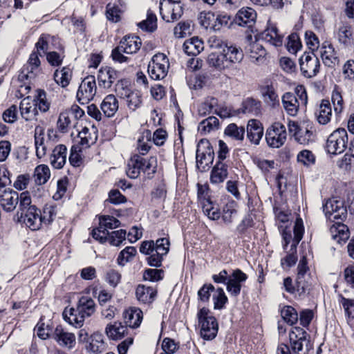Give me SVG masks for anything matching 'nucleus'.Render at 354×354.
<instances>
[{"label":"nucleus","mask_w":354,"mask_h":354,"mask_svg":"<svg viewBox=\"0 0 354 354\" xmlns=\"http://www.w3.org/2000/svg\"><path fill=\"white\" fill-rule=\"evenodd\" d=\"M50 106V104L46 98V93L44 90H37L33 99L28 96L20 102L19 109L21 118L29 122L37 120L39 112L46 113Z\"/></svg>","instance_id":"obj_1"},{"label":"nucleus","mask_w":354,"mask_h":354,"mask_svg":"<svg viewBox=\"0 0 354 354\" xmlns=\"http://www.w3.org/2000/svg\"><path fill=\"white\" fill-rule=\"evenodd\" d=\"M170 243L167 238H160L156 241H143L140 247V252L147 254V263L153 267H160L163 257L165 256L169 250Z\"/></svg>","instance_id":"obj_2"},{"label":"nucleus","mask_w":354,"mask_h":354,"mask_svg":"<svg viewBox=\"0 0 354 354\" xmlns=\"http://www.w3.org/2000/svg\"><path fill=\"white\" fill-rule=\"evenodd\" d=\"M19 211L22 222L31 230H37L41 227V212L35 205H32L30 194L22 195L19 203Z\"/></svg>","instance_id":"obj_3"},{"label":"nucleus","mask_w":354,"mask_h":354,"mask_svg":"<svg viewBox=\"0 0 354 354\" xmlns=\"http://www.w3.org/2000/svg\"><path fill=\"white\" fill-rule=\"evenodd\" d=\"M95 310L94 301L88 297H82L78 301L76 308H71L69 310V316L67 311L64 312V316L66 320L76 328L83 325L86 317H90Z\"/></svg>","instance_id":"obj_4"},{"label":"nucleus","mask_w":354,"mask_h":354,"mask_svg":"<svg viewBox=\"0 0 354 354\" xmlns=\"http://www.w3.org/2000/svg\"><path fill=\"white\" fill-rule=\"evenodd\" d=\"M157 167V159L151 156L146 159L139 155L133 156L127 164V174L131 178H136L141 172L148 175L154 174Z\"/></svg>","instance_id":"obj_5"},{"label":"nucleus","mask_w":354,"mask_h":354,"mask_svg":"<svg viewBox=\"0 0 354 354\" xmlns=\"http://www.w3.org/2000/svg\"><path fill=\"white\" fill-rule=\"evenodd\" d=\"M34 138L36 155L39 158H41L46 155L47 151L54 146L57 136L53 129H48L46 136L44 128L38 125L35 129Z\"/></svg>","instance_id":"obj_6"},{"label":"nucleus","mask_w":354,"mask_h":354,"mask_svg":"<svg viewBox=\"0 0 354 354\" xmlns=\"http://www.w3.org/2000/svg\"><path fill=\"white\" fill-rule=\"evenodd\" d=\"M201 326V335L206 340L214 339L218 330V324L216 319L209 314L206 308H202L197 314Z\"/></svg>","instance_id":"obj_7"},{"label":"nucleus","mask_w":354,"mask_h":354,"mask_svg":"<svg viewBox=\"0 0 354 354\" xmlns=\"http://www.w3.org/2000/svg\"><path fill=\"white\" fill-rule=\"evenodd\" d=\"M289 341L291 349L295 354H308L312 345L309 335L300 327H294L289 333Z\"/></svg>","instance_id":"obj_8"},{"label":"nucleus","mask_w":354,"mask_h":354,"mask_svg":"<svg viewBox=\"0 0 354 354\" xmlns=\"http://www.w3.org/2000/svg\"><path fill=\"white\" fill-rule=\"evenodd\" d=\"M348 134L345 129L339 128L328 137L326 149L328 153L337 155L342 153L346 149Z\"/></svg>","instance_id":"obj_9"},{"label":"nucleus","mask_w":354,"mask_h":354,"mask_svg":"<svg viewBox=\"0 0 354 354\" xmlns=\"http://www.w3.org/2000/svg\"><path fill=\"white\" fill-rule=\"evenodd\" d=\"M169 59L163 53H157L153 56L148 66V73L151 79L160 80L164 79L168 73Z\"/></svg>","instance_id":"obj_10"},{"label":"nucleus","mask_w":354,"mask_h":354,"mask_svg":"<svg viewBox=\"0 0 354 354\" xmlns=\"http://www.w3.org/2000/svg\"><path fill=\"white\" fill-rule=\"evenodd\" d=\"M183 10L180 0H160V13L163 20L173 22L183 15Z\"/></svg>","instance_id":"obj_11"},{"label":"nucleus","mask_w":354,"mask_h":354,"mask_svg":"<svg viewBox=\"0 0 354 354\" xmlns=\"http://www.w3.org/2000/svg\"><path fill=\"white\" fill-rule=\"evenodd\" d=\"M214 150L208 140H201L196 150V166L201 171H205L214 160Z\"/></svg>","instance_id":"obj_12"},{"label":"nucleus","mask_w":354,"mask_h":354,"mask_svg":"<svg viewBox=\"0 0 354 354\" xmlns=\"http://www.w3.org/2000/svg\"><path fill=\"white\" fill-rule=\"evenodd\" d=\"M97 93L95 78L93 75H88L80 83L77 92V101L82 104H88L95 97Z\"/></svg>","instance_id":"obj_13"},{"label":"nucleus","mask_w":354,"mask_h":354,"mask_svg":"<svg viewBox=\"0 0 354 354\" xmlns=\"http://www.w3.org/2000/svg\"><path fill=\"white\" fill-rule=\"evenodd\" d=\"M286 129L280 122L274 123L267 129L266 140L270 147H281L286 141Z\"/></svg>","instance_id":"obj_14"},{"label":"nucleus","mask_w":354,"mask_h":354,"mask_svg":"<svg viewBox=\"0 0 354 354\" xmlns=\"http://www.w3.org/2000/svg\"><path fill=\"white\" fill-rule=\"evenodd\" d=\"M30 194L28 192H24L20 194L15 190L7 188L0 193V207L6 212H12L21 203L22 195Z\"/></svg>","instance_id":"obj_15"},{"label":"nucleus","mask_w":354,"mask_h":354,"mask_svg":"<svg viewBox=\"0 0 354 354\" xmlns=\"http://www.w3.org/2000/svg\"><path fill=\"white\" fill-rule=\"evenodd\" d=\"M299 64L301 73L306 77H313L319 71V60L313 52L304 53L299 59Z\"/></svg>","instance_id":"obj_16"},{"label":"nucleus","mask_w":354,"mask_h":354,"mask_svg":"<svg viewBox=\"0 0 354 354\" xmlns=\"http://www.w3.org/2000/svg\"><path fill=\"white\" fill-rule=\"evenodd\" d=\"M326 218L332 221L346 217L347 210L343 203L335 198L328 200L323 206Z\"/></svg>","instance_id":"obj_17"},{"label":"nucleus","mask_w":354,"mask_h":354,"mask_svg":"<svg viewBox=\"0 0 354 354\" xmlns=\"http://www.w3.org/2000/svg\"><path fill=\"white\" fill-rule=\"evenodd\" d=\"M97 77L99 88L109 90L120 78V72L110 66H102L98 71Z\"/></svg>","instance_id":"obj_18"},{"label":"nucleus","mask_w":354,"mask_h":354,"mask_svg":"<svg viewBox=\"0 0 354 354\" xmlns=\"http://www.w3.org/2000/svg\"><path fill=\"white\" fill-rule=\"evenodd\" d=\"M40 60L37 53L32 52L27 63L23 66L19 75V79L21 81L32 80L35 77L40 71Z\"/></svg>","instance_id":"obj_19"},{"label":"nucleus","mask_w":354,"mask_h":354,"mask_svg":"<svg viewBox=\"0 0 354 354\" xmlns=\"http://www.w3.org/2000/svg\"><path fill=\"white\" fill-rule=\"evenodd\" d=\"M248 279L245 273L240 269L234 270L229 275L228 280L226 282V289L227 292L234 297L238 296L241 290V283L245 282Z\"/></svg>","instance_id":"obj_20"},{"label":"nucleus","mask_w":354,"mask_h":354,"mask_svg":"<svg viewBox=\"0 0 354 354\" xmlns=\"http://www.w3.org/2000/svg\"><path fill=\"white\" fill-rule=\"evenodd\" d=\"M53 338L61 347L68 349H72L76 344L75 334L66 330L61 326L55 328Z\"/></svg>","instance_id":"obj_21"},{"label":"nucleus","mask_w":354,"mask_h":354,"mask_svg":"<svg viewBox=\"0 0 354 354\" xmlns=\"http://www.w3.org/2000/svg\"><path fill=\"white\" fill-rule=\"evenodd\" d=\"M257 13L252 8H243L236 15L235 22L240 26L252 28L255 24Z\"/></svg>","instance_id":"obj_22"},{"label":"nucleus","mask_w":354,"mask_h":354,"mask_svg":"<svg viewBox=\"0 0 354 354\" xmlns=\"http://www.w3.org/2000/svg\"><path fill=\"white\" fill-rule=\"evenodd\" d=\"M67 148L64 145L55 146L50 156V163L55 169H61L66 162Z\"/></svg>","instance_id":"obj_23"},{"label":"nucleus","mask_w":354,"mask_h":354,"mask_svg":"<svg viewBox=\"0 0 354 354\" xmlns=\"http://www.w3.org/2000/svg\"><path fill=\"white\" fill-rule=\"evenodd\" d=\"M263 135V128L261 123L257 120H250L247 126V136L250 141L254 145H259Z\"/></svg>","instance_id":"obj_24"},{"label":"nucleus","mask_w":354,"mask_h":354,"mask_svg":"<svg viewBox=\"0 0 354 354\" xmlns=\"http://www.w3.org/2000/svg\"><path fill=\"white\" fill-rule=\"evenodd\" d=\"M245 49L246 53L249 54V56L253 62H263L266 51L263 46L258 41H250L245 47Z\"/></svg>","instance_id":"obj_25"},{"label":"nucleus","mask_w":354,"mask_h":354,"mask_svg":"<svg viewBox=\"0 0 354 354\" xmlns=\"http://www.w3.org/2000/svg\"><path fill=\"white\" fill-rule=\"evenodd\" d=\"M141 45L140 38L135 35L125 36L119 44L120 50H124V53L127 54L136 53L140 48Z\"/></svg>","instance_id":"obj_26"},{"label":"nucleus","mask_w":354,"mask_h":354,"mask_svg":"<svg viewBox=\"0 0 354 354\" xmlns=\"http://www.w3.org/2000/svg\"><path fill=\"white\" fill-rule=\"evenodd\" d=\"M156 294V289L142 284H139L136 290L137 299L143 304H151L155 300Z\"/></svg>","instance_id":"obj_27"},{"label":"nucleus","mask_w":354,"mask_h":354,"mask_svg":"<svg viewBox=\"0 0 354 354\" xmlns=\"http://www.w3.org/2000/svg\"><path fill=\"white\" fill-rule=\"evenodd\" d=\"M223 52L230 68L234 64L241 63L244 57L242 49L235 46H226Z\"/></svg>","instance_id":"obj_28"},{"label":"nucleus","mask_w":354,"mask_h":354,"mask_svg":"<svg viewBox=\"0 0 354 354\" xmlns=\"http://www.w3.org/2000/svg\"><path fill=\"white\" fill-rule=\"evenodd\" d=\"M283 106L286 113L291 115L295 116L299 111V102L294 93L288 92L282 96Z\"/></svg>","instance_id":"obj_29"},{"label":"nucleus","mask_w":354,"mask_h":354,"mask_svg":"<svg viewBox=\"0 0 354 354\" xmlns=\"http://www.w3.org/2000/svg\"><path fill=\"white\" fill-rule=\"evenodd\" d=\"M317 122L322 125L328 124L332 117V108L327 100H322L316 113Z\"/></svg>","instance_id":"obj_30"},{"label":"nucleus","mask_w":354,"mask_h":354,"mask_svg":"<svg viewBox=\"0 0 354 354\" xmlns=\"http://www.w3.org/2000/svg\"><path fill=\"white\" fill-rule=\"evenodd\" d=\"M124 319L129 327L137 328L142 320V312L138 308H129L124 313Z\"/></svg>","instance_id":"obj_31"},{"label":"nucleus","mask_w":354,"mask_h":354,"mask_svg":"<svg viewBox=\"0 0 354 354\" xmlns=\"http://www.w3.org/2000/svg\"><path fill=\"white\" fill-rule=\"evenodd\" d=\"M313 288V279L310 275H299L296 279L297 295L300 297L306 296Z\"/></svg>","instance_id":"obj_32"},{"label":"nucleus","mask_w":354,"mask_h":354,"mask_svg":"<svg viewBox=\"0 0 354 354\" xmlns=\"http://www.w3.org/2000/svg\"><path fill=\"white\" fill-rule=\"evenodd\" d=\"M332 238L339 243H344L349 238V230L348 227L337 221L330 228Z\"/></svg>","instance_id":"obj_33"},{"label":"nucleus","mask_w":354,"mask_h":354,"mask_svg":"<svg viewBox=\"0 0 354 354\" xmlns=\"http://www.w3.org/2000/svg\"><path fill=\"white\" fill-rule=\"evenodd\" d=\"M127 332L126 326L121 322H115L108 324L105 328V333L108 337L113 340H119L123 338Z\"/></svg>","instance_id":"obj_34"},{"label":"nucleus","mask_w":354,"mask_h":354,"mask_svg":"<svg viewBox=\"0 0 354 354\" xmlns=\"http://www.w3.org/2000/svg\"><path fill=\"white\" fill-rule=\"evenodd\" d=\"M320 55L324 64L328 66H335L339 59L336 55L334 48L331 44L324 43L320 50Z\"/></svg>","instance_id":"obj_35"},{"label":"nucleus","mask_w":354,"mask_h":354,"mask_svg":"<svg viewBox=\"0 0 354 354\" xmlns=\"http://www.w3.org/2000/svg\"><path fill=\"white\" fill-rule=\"evenodd\" d=\"M215 113L220 117H225L226 114L222 115L218 112V100L214 97H207L200 104L198 109V115L205 116L211 113Z\"/></svg>","instance_id":"obj_36"},{"label":"nucleus","mask_w":354,"mask_h":354,"mask_svg":"<svg viewBox=\"0 0 354 354\" xmlns=\"http://www.w3.org/2000/svg\"><path fill=\"white\" fill-rule=\"evenodd\" d=\"M261 38L266 42L276 47L281 46L283 44V36L278 33L277 28L274 26L266 29L261 33Z\"/></svg>","instance_id":"obj_37"},{"label":"nucleus","mask_w":354,"mask_h":354,"mask_svg":"<svg viewBox=\"0 0 354 354\" xmlns=\"http://www.w3.org/2000/svg\"><path fill=\"white\" fill-rule=\"evenodd\" d=\"M101 109L106 117L113 116L118 109V102L115 95L106 96L101 104Z\"/></svg>","instance_id":"obj_38"},{"label":"nucleus","mask_w":354,"mask_h":354,"mask_svg":"<svg viewBox=\"0 0 354 354\" xmlns=\"http://www.w3.org/2000/svg\"><path fill=\"white\" fill-rule=\"evenodd\" d=\"M203 42L198 37H192L185 41L183 49L186 54L189 55H197L203 49Z\"/></svg>","instance_id":"obj_39"},{"label":"nucleus","mask_w":354,"mask_h":354,"mask_svg":"<svg viewBox=\"0 0 354 354\" xmlns=\"http://www.w3.org/2000/svg\"><path fill=\"white\" fill-rule=\"evenodd\" d=\"M227 176V166L222 162L219 161L216 164L212 170L210 181L212 183L218 184L223 183Z\"/></svg>","instance_id":"obj_40"},{"label":"nucleus","mask_w":354,"mask_h":354,"mask_svg":"<svg viewBox=\"0 0 354 354\" xmlns=\"http://www.w3.org/2000/svg\"><path fill=\"white\" fill-rule=\"evenodd\" d=\"M339 42L345 47L351 46L353 42V29L349 24H342L337 32Z\"/></svg>","instance_id":"obj_41"},{"label":"nucleus","mask_w":354,"mask_h":354,"mask_svg":"<svg viewBox=\"0 0 354 354\" xmlns=\"http://www.w3.org/2000/svg\"><path fill=\"white\" fill-rule=\"evenodd\" d=\"M72 70L69 67H63L54 73V80L62 87H66L72 78Z\"/></svg>","instance_id":"obj_42"},{"label":"nucleus","mask_w":354,"mask_h":354,"mask_svg":"<svg viewBox=\"0 0 354 354\" xmlns=\"http://www.w3.org/2000/svg\"><path fill=\"white\" fill-rule=\"evenodd\" d=\"M207 62L209 66L219 71L230 68L223 52L221 54L210 53L207 57Z\"/></svg>","instance_id":"obj_43"},{"label":"nucleus","mask_w":354,"mask_h":354,"mask_svg":"<svg viewBox=\"0 0 354 354\" xmlns=\"http://www.w3.org/2000/svg\"><path fill=\"white\" fill-rule=\"evenodd\" d=\"M218 119L214 116H209L199 123L198 129L201 134H207L218 129Z\"/></svg>","instance_id":"obj_44"},{"label":"nucleus","mask_w":354,"mask_h":354,"mask_svg":"<svg viewBox=\"0 0 354 354\" xmlns=\"http://www.w3.org/2000/svg\"><path fill=\"white\" fill-rule=\"evenodd\" d=\"M225 135L237 141H243L245 136L243 127H239L234 123H231L225 129Z\"/></svg>","instance_id":"obj_45"},{"label":"nucleus","mask_w":354,"mask_h":354,"mask_svg":"<svg viewBox=\"0 0 354 354\" xmlns=\"http://www.w3.org/2000/svg\"><path fill=\"white\" fill-rule=\"evenodd\" d=\"M35 180L38 185L45 184L50 176L48 167L45 165H40L35 169Z\"/></svg>","instance_id":"obj_46"},{"label":"nucleus","mask_w":354,"mask_h":354,"mask_svg":"<svg viewBox=\"0 0 354 354\" xmlns=\"http://www.w3.org/2000/svg\"><path fill=\"white\" fill-rule=\"evenodd\" d=\"M203 211L211 220H217L221 217V212L209 199H204L203 201Z\"/></svg>","instance_id":"obj_47"},{"label":"nucleus","mask_w":354,"mask_h":354,"mask_svg":"<svg viewBox=\"0 0 354 354\" xmlns=\"http://www.w3.org/2000/svg\"><path fill=\"white\" fill-rule=\"evenodd\" d=\"M138 27L147 32H153L157 28V18L156 15L148 11L145 20L138 24Z\"/></svg>","instance_id":"obj_48"},{"label":"nucleus","mask_w":354,"mask_h":354,"mask_svg":"<svg viewBox=\"0 0 354 354\" xmlns=\"http://www.w3.org/2000/svg\"><path fill=\"white\" fill-rule=\"evenodd\" d=\"M237 204L234 201L227 202L223 208L222 219L226 224L232 222V216L236 213Z\"/></svg>","instance_id":"obj_49"},{"label":"nucleus","mask_w":354,"mask_h":354,"mask_svg":"<svg viewBox=\"0 0 354 354\" xmlns=\"http://www.w3.org/2000/svg\"><path fill=\"white\" fill-rule=\"evenodd\" d=\"M262 95L266 103L271 106L279 104V97L272 86H266L262 88Z\"/></svg>","instance_id":"obj_50"},{"label":"nucleus","mask_w":354,"mask_h":354,"mask_svg":"<svg viewBox=\"0 0 354 354\" xmlns=\"http://www.w3.org/2000/svg\"><path fill=\"white\" fill-rule=\"evenodd\" d=\"M104 348V337L102 334L95 333L91 335L90 349L93 353H100Z\"/></svg>","instance_id":"obj_51"},{"label":"nucleus","mask_w":354,"mask_h":354,"mask_svg":"<svg viewBox=\"0 0 354 354\" xmlns=\"http://www.w3.org/2000/svg\"><path fill=\"white\" fill-rule=\"evenodd\" d=\"M212 299L214 301V308L218 310L222 309L227 301V297L222 288H218L214 290Z\"/></svg>","instance_id":"obj_52"},{"label":"nucleus","mask_w":354,"mask_h":354,"mask_svg":"<svg viewBox=\"0 0 354 354\" xmlns=\"http://www.w3.org/2000/svg\"><path fill=\"white\" fill-rule=\"evenodd\" d=\"M120 225L119 220L111 216H103L100 218V228H103L106 232H109V230L118 227Z\"/></svg>","instance_id":"obj_53"},{"label":"nucleus","mask_w":354,"mask_h":354,"mask_svg":"<svg viewBox=\"0 0 354 354\" xmlns=\"http://www.w3.org/2000/svg\"><path fill=\"white\" fill-rule=\"evenodd\" d=\"M297 245L292 244L290 250V253L288 254L284 258L281 260V265L283 268H290L293 266L297 261V256L296 254Z\"/></svg>","instance_id":"obj_54"},{"label":"nucleus","mask_w":354,"mask_h":354,"mask_svg":"<svg viewBox=\"0 0 354 354\" xmlns=\"http://www.w3.org/2000/svg\"><path fill=\"white\" fill-rule=\"evenodd\" d=\"M281 315L283 320L290 325L294 324L298 320L297 313L292 306H285L281 310Z\"/></svg>","instance_id":"obj_55"},{"label":"nucleus","mask_w":354,"mask_h":354,"mask_svg":"<svg viewBox=\"0 0 354 354\" xmlns=\"http://www.w3.org/2000/svg\"><path fill=\"white\" fill-rule=\"evenodd\" d=\"M136 249L132 246L126 247L122 250L118 257V263L120 266H124L127 262L129 261L132 257L136 254Z\"/></svg>","instance_id":"obj_56"},{"label":"nucleus","mask_w":354,"mask_h":354,"mask_svg":"<svg viewBox=\"0 0 354 354\" xmlns=\"http://www.w3.org/2000/svg\"><path fill=\"white\" fill-rule=\"evenodd\" d=\"M124 98L127 99V106L130 109L136 110L142 103V96L139 91H131Z\"/></svg>","instance_id":"obj_57"},{"label":"nucleus","mask_w":354,"mask_h":354,"mask_svg":"<svg viewBox=\"0 0 354 354\" xmlns=\"http://www.w3.org/2000/svg\"><path fill=\"white\" fill-rule=\"evenodd\" d=\"M115 91L118 96L124 98L131 91L129 88V82L125 79L118 80L115 82Z\"/></svg>","instance_id":"obj_58"},{"label":"nucleus","mask_w":354,"mask_h":354,"mask_svg":"<svg viewBox=\"0 0 354 354\" xmlns=\"http://www.w3.org/2000/svg\"><path fill=\"white\" fill-rule=\"evenodd\" d=\"M288 50L292 54H295L301 48V42L297 33H292L288 37L286 44Z\"/></svg>","instance_id":"obj_59"},{"label":"nucleus","mask_w":354,"mask_h":354,"mask_svg":"<svg viewBox=\"0 0 354 354\" xmlns=\"http://www.w3.org/2000/svg\"><path fill=\"white\" fill-rule=\"evenodd\" d=\"M260 104L252 98H247L242 104L243 112L245 113L257 114L259 111Z\"/></svg>","instance_id":"obj_60"},{"label":"nucleus","mask_w":354,"mask_h":354,"mask_svg":"<svg viewBox=\"0 0 354 354\" xmlns=\"http://www.w3.org/2000/svg\"><path fill=\"white\" fill-rule=\"evenodd\" d=\"M313 133L312 131L308 129L307 127H302L300 131L297 133L295 140L301 145H306L313 140Z\"/></svg>","instance_id":"obj_61"},{"label":"nucleus","mask_w":354,"mask_h":354,"mask_svg":"<svg viewBox=\"0 0 354 354\" xmlns=\"http://www.w3.org/2000/svg\"><path fill=\"white\" fill-rule=\"evenodd\" d=\"M127 232L124 230L113 231L109 233V241L111 245L119 246L126 239Z\"/></svg>","instance_id":"obj_62"},{"label":"nucleus","mask_w":354,"mask_h":354,"mask_svg":"<svg viewBox=\"0 0 354 354\" xmlns=\"http://www.w3.org/2000/svg\"><path fill=\"white\" fill-rule=\"evenodd\" d=\"M297 161L305 166L313 165L315 162V156L312 151L305 149L301 151L297 155Z\"/></svg>","instance_id":"obj_63"},{"label":"nucleus","mask_w":354,"mask_h":354,"mask_svg":"<svg viewBox=\"0 0 354 354\" xmlns=\"http://www.w3.org/2000/svg\"><path fill=\"white\" fill-rule=\"evenodd\" d=\"M191 32V26L189 21L180 22L174 29V34L177 38H183Z\"/></svg>","instance_id":"obj_64"}]
</instances>
